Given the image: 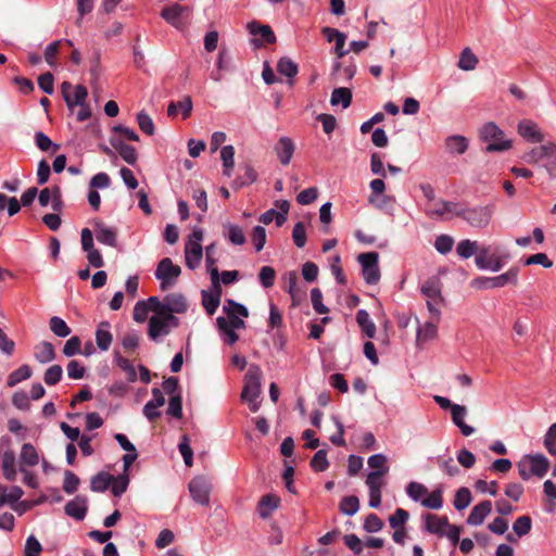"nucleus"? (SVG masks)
<instances>
[{
    "label": "nucleus",
    "mask_w": 556,
    "mask_h": 556,
    "mask_svg": "<svg viewBox=\"0 0 556 556\" xmlns=\"http://www.w3.org/2000/svg\"><path fill=\"white\" fill-rule=\"evenodd\" d=\"M287 286L285 290L291 296V307L306 308L305 314L309 315L307 305L306 283L313 282V262H306L302 267V276L295 270L286 274Z\"/></svg>",
    "instance_id": "nucleus-1"
},
{
    "label": "nucleus",
    "mask_w": 556,
    "mask_h": 556,
    "mask_svg": "<svg viewBox=\"0 0 556 556\" xmlns=\"http://www.w3.org/2000/svg\"><path fill=\"white\" fill-rule=\"evenodd\" d=\"M521 159L530 165H539L543 167L549 178H556V143L547 142L545 144L534 147L523 153Z\"/></svg>",
    "instance_id": "nucleus-2"
},
{
    "label": "nucleus",
    "mask_w": 556,
    "mask_h": 556,
    "mask_svg": "<svg viewBox=\"0 0 556 556\" xmlns=\"http://www.w3.org/2000/svg\"><path fill=\"white\" fill-rule=\"evenodd\" d=\"M262 370L257 365L252 364L244 377V387L241 393L243 401L249 403L250 409L255 413L260 408L257 399L261 394Z\"/></svg>",
    "instance_id": "nucleus-3"
},
{
    "label": "nucleus",
    "mask_w": 556,
    "mask_h": 556,
    "mask_svg": "<svg viewBox=\"0 0 556 556\" xmlns=\"http://www.w3.org/2000/svg\"><path fill=\"white\" fill-rule=\"evenodd\" d=\"M551 463L543 454H529L525 455L518 463V472L522 480H529L532 476L543 478L548 469Z\"/></svg>",
    "instance_id": "nucleus-4"
},
{
    "label": "nucleus",
    "mask_w": 556,
    "mask_h": 556,
    "mask_svg": "<svg viewBox=\"0 0 556 556\" xmlns=\"http://www.w3.org/2000/svg\"><path fill=\"white\" fill-rule=\"evenodd\" d=\"M494 212V204L471 207L465 205L462 211L457 212V217L462 218L473 228L483 229L489 226Z\"/></svg>",
    "instance_id": "nucleus-5"
},
{
    "label": "nucleus",
    "mask_w": 556,
    "mask_h": 556,
    "mask_svg": "<svg viewBox=\"0 0 556 556\" xmlns=\"http://www.w3.org/2000/svg\"><path fill=\"white\" fill-rule=\"evenodd\" d=\"M421 293L427 298V308L431 315H441L443 304L442 283L439 278L431 277L421 286Z\"/></svg>",
    "instance_id": "nucleus-6"
},
{
    "label": "nucleus",
    "mask_w": 556,
    "mask_h": 556,
    "mask_svg": "<svg viewBox=\"0 0 556 556\" xmlns=\"http://www.w3.org/2000/svg\"><path fill=\"white\" fill-rule=\"evenodd\" d=\"M0 467L8 481H15L17 476L16 456L11 446V439L7 437L0 439Z\"/></svg>",
    "instance_id": "nucleus-7"
},
{
    "label": "nucleus",
    "mask_w": 556,
    "mask_h": 556,
    "mask_svg": "<svg viewBox=\"0 0 556 556\" xmlns=\"http://www.w3.org/2000/svg\"><path fill=\"white\" fill-rule=\"evenodd\" d=\"M202 240L203 231L194 229L186 243L185 260L187 267L190 269H195L201 263L203 256Z\"/></svg>",
    "instance_id": "nucleus-8"
},
{
    "label": "nucleus",
    "mask_w": 556,
    "mask_h": 556,
    "mask_svg": "<svg viewBox=\"0 0 556 556\" xmlns=\"http://www.w3.org/2000/svg\"><path fill=\"white\" fill-rule=\"evenodd\" d=\"M484 141H489L485 150L488 152L505 151L510 148V141L504 140V132L493 123H488L480 131Z\"/></svg>",
    "instance_id": "nucleus-9"
},
{
    "label": "nucleus",
    "mask_w": 556,
    "mask_h": 556,
    "mask_svg": "<svg viewBox=\"0 0 556 556\" xmlns=\"http://www.w3.org/2000/svg\"><path fill=\"white\" fill-rule=\"evenodd\" d=\"M180 274V267L175 265L169 257L161 260L155 270V277L161 281L162 290L173 287Z\"/></svg>",
    "instance_id": "nucleus-10"
},
{
    "label": "nucleus",
    "mask_w": 556,
    "mask_h": 556,
    "mask_svg": "<svg viewBox=\"0 0 556 556\" xmlns=\"http://www.w3.org/2000/svg\"><path fill=\"white\" fill-rule=\"evenodd\" d=\"M362 265L363 277L368 285H376L380 279L378 267L379 254L377 252L361 253L357 256Z\"/></svg>",
    "instance_id": "nucleus-11"
},
{
    "label": "nucleus",
    "mask_w": 556,
    "mask_h": 556,
    "mask_svg": "<svg viewBox=\"0 0 556 556\" xmlns=\"http://www.w3.org/2000/svg\"><path fill=\"white\" fill-rule=\"evenodd\" d=\"M188 486L190 495L195 503L202 506H207L210 504V493L212 485L205 477H194L189 482Z\"/></svg>",
    "instance_id": "nucleus-12"
},
{
    "label": "nucleus",
    "mask_w": 556,
    "mask_h": 556,
    "mask_svg": "<svg viewBox=\"0 0 556 556\" xmlns=\"http://www.w3.org/2000/svg\"><path fill=\"white\" fill-rule=\"evenodd\" d=\"M73 88L72 84L68 81H63L61 85V91L64 101L70 110H73L75 105H81L86 103L88 97V90L83 85H77L75 87L74 96L70 93V90Z\"/></svg>",
    "instance_id": "nucleus-13"
},
{
    "label": "nucleus",
    "mask_w": 556,
    "mask_h": 556,
    "mask_svg": "<svg viewBox=\"0 0 556 556\" xmlns=\"http://www.w3.org/2000/svg\"><path fill=\"white\" fill-rule=\"evenodd\" d=\"M97 240L105 245L115 248L117 245V231L108 227L104 223L97 220L93 225Z\"/></svg>",
    "instance_id": "nucleus-14"
},
{
    "label": "nucleus",
    "mask_w": 556,
    "mask_h": 556,
    "mask_svg": "<svg viewBox=\"0 0 556 556\" xmlns=\"http://www.w3.org/2000/svg\"><path fill=\"white\" fill-rule=\"evenodd\" d=\"M110 143L126 163L134 165L137 162L138 154L136 149L129 144H126L119 137L112 136Z\"/></svg>",
    "instance_id": "nucleus-15"
},
{
    "label": "nucleus",
    "mask_w": 556,
    "mask_h": 556,
    "mask_svg": "<svg viewBox=\"0 0 556 556\" xmlns=\"http://www.w3.org/2000/svg\"><path fill=\"white\" fill-rule=\"evenodd\" d=\"M518 267H511L506 273L491 278H484L482 281L488 288H501L507 283L517 285L518 281Z\"/></svg>",
    "instance_id": "nucleus-16"
},
{
    "label": "nucleus",
    "mask_w": 556,
    "mask_h": 556,
    "mask_svg": "<svg viewBox=\"0 0 556 556\" xmlns=\"http://www.w3.org/2000/svg\"><path fill=\"white\" fill-rule=\"evenodd\" d=\"M519 135L530 142H543L544 136L540 131L538 125L530 121L523 119L518 125Z\"/></svg>",
    "instance_id": "nucleus-17"
},
{
    "label": "nucleus",
    "mask_w": 556,
    "mask_h": 556,
    "mask_svg": "<svg viewBox=\"0 0 556 556\" xmlns=\"http://www.w3.org/2000/svg\"><path fill=\"white\" fill-rule=\"evenodd\" d=\"M186 11V8L174 3L172 5L163 8L161 11V16L172 26L175 28H181L182 27V21L181 15Z\"/></svg>",
    "instance_id": "nucleus-18"
},
{
    "label": "nucleus",
    "mask_w": 556,
    "mask_h": 556,
    "mask_svg": "<svg viewBox=\"0 0 556 556\" xmlns=\"http://www.w3.org/2000/svg\"><path fill=\"white\" fill-rule=\"evenodd\" d=\"M274 150L282 165H288L294 152L293 141L288 137H281L275 144Z\"/></svg>",
    "instance_id": "nucleus-19"
},
{
    "label": "nucleus",
    "mask_w": 556,
    "mask_h": 556,
    "mask_svg": "<svg viewBox=\"0 0 556 556\" xmlns=\"http://www.w3.org/2000/svg\"><path fill=\"white\" fill-rule=\"evenodd\" d=\"M492 510V503L491 501H482L481 503L477 504L470 511L467 523L472 526H479L483 523L485 517L491 513Z\"/></svg>",
    "instance_id": "nucleus-20"
},
{
    "label": "nucleus",
    "mask_w": 556,
    "mask_h": 556,
    "mask_svg": "<svg viewBox=\"0 0 556 556\" xmlns=\"http://www.w3.org/2000/svg\"><path fill=\"white\" fill-rule=\"evenodd\" d=\"M164 312H174L182 314L187 311L188 304L186 298L181 293H169L164 298Z\"/></svg>",
    "instance_id": "nucleus-21"
},
{
    "label": "nucleus",
    "mask_w": 556,
    "mask_h": 556,
    "mask_svg": "<svg viewBox=\"0 0 556 556\" xmlns=\"http://www.w3.org/2000/svg\"><path fill=\"white\" fill-rule=\"evenodd\" d=\"M109 321H102L96 330V343L101 351H108L112 344L113 336L111 333Z\"/></svg>",
    "instance_id": "nucleus-22"
},
{
    "label": "nucleus",
    "mask_w": 556,
    "mask_h": 556,
    "mask_svg": "<svg viewBox=\"0 0 556 556\" xmlns=\"http://www.w3.org/2000/svg\"><path fill=\"white\" fill-rule=\"evenodd\" d=\"M248 29L251 35L260 36L265 43L271 45L276 42V35L269 25H262L257 22H250L248 24Z\"/></svg>",
    "instance_id": "nucleus-23"
},
{
    "label": "nucleus",
    "mask_w": 556,
    "mask_h": 556,
    "mask_svg": "<svg viewBox=\"0 0 556 556\" xmlns=\"http://www.w3.org/2000/svg\"><path fill=\"white\" fill-rule=\"evenodd\" d=\"M466 413L467 408L463 405H454L451 412L453 422L460 429V432L465 437H469L475 432V429L464 421Z\"/></svg>",
    "instance_id": "nucleus-24"
},
{
    "label": "nucleus",
    "mask_w": 556,
    "mask_h": 556,
    "mask_svg": "<svg viewBox=\"0 0 556 556\" xmlns=\"http://www.w3.org/2000/svg\"><path fill=\"white\" fill-rule=\"evenodd\" d=\"M440 316H430V319L425 323L417 331V341H428L434 339L438 333V324L440 323Z\"/></svg>",
    "instance_id": "nucleus-25"
},
{
    "label": "nucleus",
    "mask_w": 556,
    "mask_h": 556,
    "mask_svg": "<svg viewBox=\"0 0 556 556\" xmlns=\"http://www.w3.org/2000/svg\"><path fill=\"white\" fill-rule=\"evenodd\" d=\"M447 517H439L437 515H427L426 517V530L430 533L438 534L442 536L444 534V530L446 526H448Z\"/></svg>",
    "instance_id": "nucleus-26"
},
{
    "label": "nucleus",
    "mask_w": 556,
    "mask_h": 556,
    "mask_svg": "<svg viewBox=\"0 0 556 556\" xmlns=\"http://www.w3.org/2000/svg\"><path fill=\"white\" fill-rule=\"evenodd\" d=\"M64 510L70 517H73L76 520H83L87 513L86 501L84 498L76 497L65 505Z\"/></svg>",
    "instance_id": "nucleus-27"
},
{
    "label": "nucleus",
    "mask_w": 556,
    "mask_h": 556,
    "mask_svg": "<svg viewBox=\"0 0 556 556\" xmlns=\"http://www.w3.org/2000/svg\"><path fill=\"white\" fill-rule=\"evenodd\" d=\"M169 329L162 315H153L149 319L148 334L152 340H156L162 334H167Z\"/></svg>",
    "instance_id": "nucleus-28"
},
{
    "label": "nucleus",
    "mask_w": 556,
    "mask_h": 556,
    "mask_svg": "<svg viewBox=\"0 0 556 556\" xmlns=\"http://www.w3.org/2000/svg\"><path fill=\"white\" fill-rule=\"evenodd\" d=\"M39 463V456L30 443H24L22 445L21 455H20V467H34Z\"/></svg>",
    "instance_id": "nucleus-29"
},
{
    "label": "nucleus",
    "mask_w": 556,
    "mask_h": 556,
    "mask_svg": "<svg viewBox=\"0 0 556 556\" xmlns=\"http://www.w3.org/2000/svg\"><path fill=\"white\" fill-rule=\"evenodd\" d=\"M35 358L41 364L52 362L55 358L53 344L48 341H42L36 345Z\"/></svg>",
    "instance_id": "nucleus-30"
},
{
    "label": "nucleus",
    "mask_w": 556,
    "mask_h": 556,
    "mask_svg": "<svg viewBox=\"0 0 556 556\" xmlns=\"http://www.w3.org/2000/svg\"><path fill=\"white\" fill-rule=\"evenodd\" d=\"M445 147L450 153L464 154L468 149V140L460 135L448 136L445 139Z\"/></svg>",
    "instance_id": "nucleus-31"
},
{
    "label": "nucleus",
    "mask_w": 556,
    "mask_h": 556,
    "mask_svg": "<svg viewBox=\"0 0 556 556\" xmlns=\"http://www.w3.org/2000/svg\"><path fill=\"white\" fill-rule=\"evenodd\" d=\"M178 110L181 111L182 117L188 118L191 115L192 111V100L189 96L185 97L184 100L176 102H170L167 108V114L170 117H175L178 113Z\"/></svg>",
    "instance_id": "nucleus-32"
},
{
    "label": "nucleus",
    "mask_w": 556,
    "mask_h": 556,
    "mask_svg": "<svg viewBox=\"0 0 556 556\" xmlns=\"http://www.w3.org/2000/svg\"><path fill=\"white\" fill-rule=\"evenodd\" d=\"M356 321H357L359 328L362 329V331L364 332L365 336H367L368 338H374L375 337L376 325L370 319V316H369L367 311L359 309L356 313Z\"/></svg>",
    "instance_id": "nucleus-33"
},
{
    "label": "nucleus",
    "mask_w": 556,
    "mask_h": 556,
    "mask_svg": "<svg viewBox=\"0 0 556 556\" xmlns=\"http://www.w3.org/2000/svg\"><path fill=\"white\" fill-rule=\"evenodd\" d=\"M113 480L114 476L104 471H100L91 478L90 489L93 492H104L111 485Z\"/></svg>",
    "instance_id": "nucleus-34"
},
{
    "label": "nucleus",
    "mask_w": 556,
    "mask_h": 556,
    "mask_svg": "<svg viewBox=\"0 0 556 556\" xmlns=\"http://www.w3.org/2000/svg\"><path fill=\"white\" fill-rule=\"evenodd\" d=\"M352 102V91L345 87H339L333 89L330 98L331 105L342 104L343 109H346L351 105Z\"/></svg>",
    "instance_id": "nucleus-35"
},
{
    "label": "nucleus",
    "mask_w": 556,
    "mask_h": 556,
    "mask_svg": "<svg viewBox=\"0 0 556 556\" xmlns=\"http://www.w3.org/2000/svg\"><path fill=\"white\" fill-rule=\"evenodd\" d=\"M114 361L117 367L126 374L129 382H135L137 380L136 368L126 357H123L118 351H114Z\"/></svg>",
    "instance_id": "nucleus-36"
},
{
    "label": "nucleus",
    "mask_w": 556,
    "mask_h": 556,
    "mask_svg": "<svg viewBox=\"0 0 556 556\" xmlns=\"http://www.w3.org/2000/svg\"><path fill=\"white\" fill-rule=\"evenodd\" d=\"M339 508L342 514L353 516L359 509V500L355 495L344 496L340 502Z\"/></svg>",
    "instance_id": "nucleus-37"
},
{
    "label": "nucleus",
    "mask_w": 556,
    "mask_h": 556,
    "mask_svg": "<svg viewBox=\"0 0 556 556\" xmlns=\"http://www.w3.org/2000/svg\"><path fill=\"white\" fill-rule=\"evenodd\" d=\"M279 500L270 494L264 495L260 502L258 513L262 518H267L269 514L278 507Z\"/></svg>",
    "instance_id": "nucleus-38"
},
{
    "label": "nucleus",
    "mask_w": 556,
    "mask_h": 556,
    "mask_svg": "<svg viewBox=\"0 0 556 556\" xmlns=\"http://www.w3.org/2000/svg\"><path fill=\"white\" fill-rule=\"evenodd\" d=\"M478 64V58L472 53L470 48H465L459 56L458 67L463 71H472Z\"/></svg>",
    "instance_id": "nucleus-39"
},
{
    "label": "nucleus",
    "mask_w": 556,
    "mask_h": 556,
    "mask_svg": "<svg viewBox=\"0 0 556 556\" xmlns=\"http://www.w3.org/2000/svg\"><path fill=\"white\" fill-rule=\"evenodd\" d=\"M532 528V520L530 516L523 515L518 517L513 523V530L518 538L527 535Z\"/></svg>",
    "instance_id": "nucleus-40"
},
{
    "label": "nucleus",
    "mask_w": 556,
    "mask_h": 556,
    "mask_svg": "<svg viewBox=\"0 0 556 556\" xmlns=\"http://www.w3.org/2000/svg\"><path fill=\"white\" fill-rule=\"evenodd\" d=\"M220 299V290H218L217 294L208 293L207 291H202V304L208 315H213L218 305Z\"/></svg>",
    "instance_id": "nucleus-41"
},
{
    "label": "nucleus",
    "mask_w": 556,
    "mask_h": 556,
    "mask_svg": "<svg viewBox=\"0 0 556 556\" xmlns=\"http://www.w3.org/2000/svg\"><path fill=\"white\" fill-rule=\"evenodd\" d=\"M472 497L470 490L468 488L463 486L456 491L453 504L457 510H463L469 506Z\"/></svg>",
    "instance_id": "nucleus-42"
},
{
    "label": "nucleus",
    "mask_w": 556,
    "mask_h": 556,
    "mask_svg": "<svg viewBox=\"0 0 556 556\" xmlns=\"http://www.w3.org/2000/svg\"><path fill=\"white\" fill-rule=\"evenodd\" d=\"M31 376V369L28 365H22L16 370L12 371L8 377V386L14 387L23 380Z\"/></svg>",
    "instance_id": "nucleus-43"
},
{
    "label": "nucleus",
    "mask_w": 556,
    "mask_h": 556,
    "mask_svg": "<svg viewBox=\"0 0 556 556\" xmlns=\"http://www.w3.org/2000/svg\"><path fill=\"white\" fill-rule=\"evenodd\" d=\"M218 329L226 334V343L233 344L239 340V336L235 332L233 329L229 327L228 319L223 316L217 317L216 319Z\"/></svg>",
    "instance_id": "nucleus-44"
},
{
    "label": "nucleus",
    "mask_w": 556,
    "mask_h": 556,
    "mask_svg": "<svg viewBox=\"0 0 556 556\" xmlns=\"http://www.w3.org/2000/svg\"><path fill=\"white\" fill-rule=\"evenodd\" d=\"M49 325L51 331L58 337L65 338L71 334V328L58 316L51 317Z\"/></svg>",
    "instance_id": "nucleus-45"
},
{
    "label": "nucleus",
    "mask_w": 556,
    "mask_h": 556,
    "mask_svg": "<svg viewBox=\"0 0 556 556\" xmlns=\"http://www.w3.org/2000/svg\"><path fill=\"white\" fill-rule=\"evenodd\" d=\"M421 505L429 509H440L443 505L442 490H433L428 497L421 501Z\"/></svg>",
    "instance_id": "nucleus-46"
},
{
    "label": "nucleus",
    "mask_w": 556,
    "mask_h": 556,
    "mask_svg": "<svg viewBox=\"0 0 556 556\" xmlns=\"http://www.w3.org/2000/svg\"><path fill=\"white\" fill-rule=\"evenodd\" d=\"M457 254L463 258H469L478 251L477 241H470L469 239L462 240L456 248Z\"/></svg>",
    "instance_id": "nucleus-47"
},
{
    "label": "nucleus",
    "mask_w": 556,
    "mask_h": 556,
    "mask_svg": "<svg viewBox=\"0 0 556 556\" xmlns=\"http://www.w3.org/2000/svg\"><path fill=\"white\" fill-rule=\"evenodd\" d=\"M277 71L279 74L285 75L288 78H292L298 73V66L292 60L288 58H281L278 61Z\"/></svg>",
    "instance_id": "nucleus-48"
},
{
    "label": "nucleus",
    "mask_w": 556,
    "mask_h": 556,
    "mask_svg": "<svg viewBox=\"0 0 556 556\" xmlns=\"http://www.w3.org/2000/svg\"><path fill=\"white\" fill-rule=\"evenodd\" d=\"M334 35V47H333V53L337 55L338 59H341L349 53V50L344 49L346 36L344 33H341L340 30H329Z\"/></svg>",
    "instance_id": "nucleus-49"
},
{
    "label": "nucleus",
    "mask_w": 556,
    "mask_h": 556,
    "mask_svg": "<svg viewBox=\"0 0 556 556\" xmlns=\"http://www.w3.org/2000/svg\"><path fill=\"white\" fill-rule=\"evenodd\" d=\"M140 337L136 331L127 332L122 339V345L127 354H131L139 345Z\"/></svg>",
    "instance_id": "nucleus-50"
},
{
    "label": "nucleus",
    "mask_w": 556,
    "mask_h": 556,
    "mask_svg": "<svg viewBox=\"0 0 556 556\" xmlns=\"http://www.w3.org/2000/svg\"><path fill=\"white\" fill-rule=\"evenodd\" d=\"M63 376V369L60 365L50 366L43 375V380L48 386H55L61 381Z\"/></svg>",
    "instance_id": "nucleus-51"
},
{
    "label": "nucleus",
    "mask_w": 556,
    "mask_h": 556,
    "mask_svg": "<svg viewBox=\"0 0 556 556\" xmlns=\"http://www.w3.org/2000/svg\"><path fill=\"white\" fill-rule=\"evenodd\" d=\"M223 311L226 315L239 314L242 317L249 316L248 308L244 305L237 303L235 300L231 299L226 300Z\"/></svg>",
    "instance_id": "nucleus-52"
},
{
    "label": "nucleus",
    "mask_w": 556,
    "mask_h": 556,
    "mask_svg": "<svg viewBox=\"0 0 556 556\" xmlns=\"http://www.w3.org/2000/svg\"><path fill=\"white\" fill-rule=\"evenodd\" d=\"M257 178V174L256 172L254 170V168L250 165H247L244 167V173L243 175H240L235 181H233V186L235 188H241L243 186H247L249 184H252L256 180Z\"/></svg>",
    "instance_id": "nucleus-53"
},
{
    "label": "nucleus",
    "mask_w": 556,
    "mask_h": 556,
    "mask_svg": "<svg viewBox=\"0 0 556 556\" xmlns=\"http://www.w3.org/2000/svg\"><path fill=\"white\" fill-rule=\"evenodd\" d=\"M80 483L79 478L72 471L66 470L64 472L63 490L67 494H73L77 491Z\"/></svg>",
    "instance_id": "nucleus-54"
},
{
    "label": "nucleus",
    "mask_w": 556,
    "mask_h": 556,
    "mask_svg": "<svg viewBox=\"0 0 556 556\" xmlns=\"http://www.w3.org/2000/svg\"><path fill=\"white\" fill-rule=\"evenodd\" d=\"M137 122L141 131L148 136H152L155 131L152 118L146 112L141 111L137 114Z\"/></svg>",
    "instance_id": "nucleus-55"
},
{
    "label": "nucleus",
    "mask_w": 556,
    "mask_h": 556,
    "mask_svg": "<svg viewBox=\"0 0 556 556\" xmlns=\"http://www.w3.org/2000/svg\"><path fill=\"white\" fill-rule=\"evenodd\" d=\"M178 448L186 466L191 467L193 462V452L190 447L189 438L186 434L182 435L181 441L178 444Z\"/></svg>",
    "instance_id": "nucleus-56"
},
{
    "label": "nucleus",
    "mask_w": 556,
    "mask_h": 556,
    "mask_svg": "<svg viewBox=\"0 0 556 556\" xmlns=\"http://www.w3.org/2000/svg\"><path fill=\"white\" fill-rule=\"evenodd\" d=\"M543 445L551 455L556 456V422L545 433Z\"/></svg>",
    "instance_id": "nucleus-57"
},
{
    "label": "nucleus",
    "mask_w": 556,
    "mask_h": 556,
    "mask_svg": "<svg viewBox=\"0 0 556 556\" xmlns=\"http://www.w3.org/2000/svg\"><path fill=\"white\" fill-rule=\"evenodd\" d=\"M129 484V477L127 473L119 475L118 477H114V480L112 481V493L115 496H121L124 494L128 488Z\"/></svg>",
    "instance_id": "nucleus-58"
},
{
    "label": "nucleus",
    "mask_w": 556,
    "mask_h": 556,
    "mask_svg": "<svg viewBox=\"0 0 556 556\" xmlns=\"http://www.w3.org/2000/svg\"><path fill=\"white\" fill-rule=\"evenodd\" d=\"M225 228L228 229V238L231 243L237 245H242L245 242V236L241 227L232 224L225 225Z\"/></svg>",
    "instance_id": "nucleus-59"
},
{
    "label": "nucleus",
    "mask_w": 556,
    "mask_h": 556,
    "mask_svg": "<svg viewBox=\"0 0 556 556\" xmlns=\"http://www.w3.org/2000/svg\"><path fill=\"white\" fill-rule=\"evenodd\" d=\"M35 142H36V146L41 151H45V152L49 151L51 148H53V152H56L60 148L59 144L53 143L51 141V139L42 131L36 132Z\"/></svg>",
    "instance_id": "nucleus-60"
},
{
    "label": "nucleus",
    "mask_w": 556,
    "mask_h": 556,
    "mask_svg": "<svg viewBox=\"0 0 556 556\" xmlns=\"http://www.w3.org/2000/svg\"><path fill=\"white\" fill-rule=\"evenodd\" d=\"M407 495L413 501H419L422 496L428 494V489L419 482H410L406 488Z\"/></svg>",
    "instance_id": "nucleus-61"
},
{
    "label": "nucleus",
    "mask_w": 556,
    "mask_h": 556,
    "mask_svg": "<svg viewBox=\"0 0 556 556\" xmlns=\"http://www.w3.org/2000/svg\"><path fill=\"white\" fill-rule=\"evenodd\" d=\"M454 245V239L448 235H440L434 242L435 250L441 254L448 253Z\"/></svg>",
    "instance_id": "nucleus-62"
},
{
    "label": "nucleus",
    "mask_w": 556,
    "mask_h": 556,
    "mask_svg": "<svg viewBox=\"0 0 556 556\" xmlns=\"http://www.w3.org/2000/svg\"><path fill=\"white\" fill-rule=\"evenodd\" d=\"M167 414L175 417H182V402L180 394L172 395L168 401Z\"/></svg>",
    "instance_id": "nucleus-63"
},
{
    "label": "nucleus",
    "mask_w": 556,
    "mask_h": 556,
    "mask_svg": "<svg viewBox=\"0 0 556 556\" xmlns=\"http://www.w3.org/2000/svg\"><path fill=\"white\" fill-rule=\"evenodd\" d=\"M258 277L264 288H270L274 286L276 271L270 266H263L260 270Z\"/></svg>",
    "instance_id": "nucleus-64"
}]
</instances>
